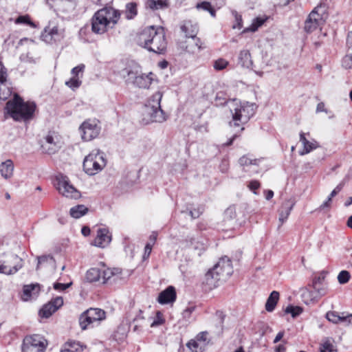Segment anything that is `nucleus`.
<instances>
[{"label":"nucleus","instance_id":"obj_11","mask_svg":"<svg viewBox=\"0 0 352 352\" xmlns=\"http://www.w3.org/2000/svg\"><path fill=\"white\" fill-rule=\"evenodd\" d=\"M79 130L82 132V139L85 141H91L97 138L100 132L98 121L95 120H85L80 125Z\"/></svg>","mask_w":352,"mask_h":352},{"label":"nucleus","instance_id":"obj_35","mask_svg":"<svg viewBox=\"0 0 352 352\" xmlns=\"http://www.w3.org/2000/svg\"><path fill=\"white\" fill-rule=\"evenodd\" d=\"M88 210V208L85 206L77 205L70 209L69 214L72 217L78 219L87 214Z\"/></svg>","mask_w":352,"mask_h":352},{"label":"nucleus","instance_id":"obj_5","mask_svg":"<svg viewBox=\"0 0 352 352\" xmlns=\"http://www.w3.org/2000/svg\"><path fill=\"white\" fill-rule=\"evenodd\" d=\"M106 164L104 153L99 150H94L84 159L82 167L87 175H94L100 172Z\"/></svg>","mask_w":352,"mask_h":352},{"label":"nucleus","instance_id":"obj_55","mask_svg":"<svg viewBox=\"0 0 352 352\" xmlns=\"http://www.w3.org/2000/svg\"><path fill=\"white\" fill-rule=\"evenodd\" d=\"M215 316L217 318V322L222 330L223 328V323L226 318V314L222 311L218 310L215 313Z\"/></svg>","mask_w":352,"mask_h":352},{"label":"nucleus","instance_id":"obj_2","mask_svg":"<svg viewBox=\"0 0 352 352\" xmlns=\"http://www.w3.org/2000/svg\"><path fill=\"white\" fill-rule=\"evenodd\" d=\"M138 45L148 52L164 54L167 50V40L163 27L154 25L146 28L139 35Z\"/></svg>","mask_w":352,"mask_h":352},{"label":"nucleus","instance_id":"obj_22","mask_svg":"<svg viewBox=\"0 0 352 352\" xmlns=\"http://www.w3.org/2000/svg\"><path fill=\"white\" fill-rule=\"evenodd\" d=\"M182 32L185 34L188 38L197 37L199 32L197 23H193L190 20L184 21L180 26Z\"/></svg>","mask_w":352,"mask_h":352},{"label":"nucleus","instance_id":"obj_1","mask_svg":"<svg viewBox=\"0 0 352 352\" xmlns=\"http://www.w3.org/2000/svg\"><path fill=\"white\" fill-rule=\"evenodd\" d=\"M37 106L34 101H25L18 94H14L4 107V117L12 118L15 122H28L33 120Z\"/></svg>","mask_w":352,"mask_h":352},{"label":"nucleus","instance_id":"obj_47","mask_svg":"<svg viewBox=\"0 0 352 352\" xmlns=\"http://www.w3.org/2000/svg\"><path fill=\"white\" fill-rule=\"evenodd\" d=\"M214 100L217 106H223L228 102V98L225 94L222 92L217 94Z\"/></svg>","mask_w":352,"mask_h":352},{"label":"nucleus","instance_id":"obj_16","mask_svg":"<svg viewBox=\"0 0 352 352\" xmlns=\"http://www.w3.org/2000/svg\"><path fill=\"white\" fill-rule=\"evenodd\" d=\"M63 305V299L62 297H56L48 303L44 305L39 311V315L42 318H48L54 312H56Z\"/></svg>","mask_w":352,"mask_h":352},{"label":"nucleus","instance_id":"obj_39","mask_svg":"<svg viewBox=\"0 0 352 352\" xmlns=\"http://www.w3.org/2000/svg\"><path fill=\"white\" fill-rule=\"evenodd\" d=\"M93 322L90 318V316L87 314L86 311H84L79 318V324L82 330H85L87 328L88 325L92 324Z\"/></svg>","mask_w":352,"mask_h":352},{"label":"nucleus","instance_id":"obj_19","mask_svg":"<svg viewBox=\"0 0 352 352\" xmlns=\"http://www.w3.org/2000/svg\"><path fill=\"white\" fill-rule=\"evenodd\" d=\"M111 241V235L107 228H98L97 235L94 240L92 244L99 248H104Z\"/></svg>","mask_w":352,"mask_h":352},{"label":"nucleus","instance_id":"obj_41","mask_svg":"<svg viewBox=\"0 0 352 352\" xmlns=\"http://www.w3.org/2000/svg\"><path fill=\"white\" fill-rule=\"evenodd\" d=\"M320 352H337V350L331 342L329 339H327L321 344Z\"/></svg>","mask_w":352,"mask_h":352},{"label":"nucleus","instance_id":"obj_59","mask_svg":"<svg viewBox=\"0 0 352 352\" xmlns=\"http://www.w3.org/2000/svg\"><path fill=\"white\" fill-rule=\"evenodd\" d=\"M204 209L202 207H198L197 208H195L192 210L189 211V214L192 217V219H197L199 217V216L203 213Z\"/></svg>","mask_w":352,"mask_h":352},{"label":"nucleus","instance_id":"obj_4","mask_svg":"<svg viewBox=\"0 0 352 352\" xmlns=\"http://www.w3.org/2000/svg\"><path fill=\"white\" fill-rule=\"evenodd\" d=\"M118 10L111 7H104L98 10L91 19V30L96 34L106 32L108 28L112 24L111 28L117 23L120 18Z\"/></svg>","mask_w":352,"mask_h":352},{"label":"nucleus","instance_id":"obj_30","mask_svg":"<svg viewBox=\"0 0 352 352\" xmlns=\"http://www.w3.org/2000/svg\"><path fill=\"white\" fill-rule=\"evenodd\" d=\"M239 64L243 67L250 68L252 66L253 62L251 59V55L248 50L241 51L239 56Z\"/></svg>","mask_w":352,"mask_h":352},{"label":"nucleus","instance_id":"obj_43","mask_svg":"<svg viewBox=\"0 0 352 352\" xmlns=\"http://www.w3.org/2000/svg\"><path fill=\"white\" fill-rule=\"evenodd\" d=\"M319 147L318 143L314 140L313 142H309L308 140L307 144H304L303 146V151L300 152V154L301 155H303L305 154H307L310 153L314 149H316V148Z\"/></svg>","mask_w":352,"mask_h":352},{"label":"nucleus","instance_id":"obj_50","mask_svg":"<svg viewBox=\"0 0 352 352\" xmlns=\"http://www.w3.org/2000/svg\"><path fill=\"white\" fill-rule=\"evenodd\" d=\"M315 292L319 296H323L327 293V287L326 285H312Z\"/></svg>","mask_w":352,"mask_h":352},{"label":"nucleus","instance_id":"obj_32","mask_svg":"<svg viewBox=\"0 0 352 352\" xmlns=\"http://www.w3.org/2000/svg\"><path fill=\"white\" fill-rule=\"evenodd\" d=\"M268 19L267 16L264 17H256L253 19L252 24L243 30V33L248 32H256L258 28H260L264 23Z\"/></svg>","mask_w":352,"mask_h":352},{"label":"nucleus","instance_id":"obj_52","mask_svg":"<svg viewBox=\"0 0 352 352\" xmlns=\"http://www.w3.org/2000/svg\"><path fill=\"white\" fill-rule=\"evenodd\" d=\"M8 78L7 69L4 67L2 62L0 61V83L4 84Z\"/></svg>","mask_w":352,"mask_h":352},{"label":"nucleus","instance_id":"obj_31","mask_svg":"<svg viewBox=\"0 0 352 352\" xmlns=\"http://www.w3.org/2000/svg\"><path fill=\"white\" fill-rule=\"evenodd\" d=\"M279 299V293L276 291H273L269 296L265 303V309L272 312L274 310L276 304Z\"/></svg>","mask_w":352,"mask_h":352},{"label":"nucleus","instance_id":"obj_28","mask_svg":"<svg viewBox=\"0 0 352 352\" xmlns=\"http://www.w3.org/2000/svg\"><path fill=\"white\" fill-rule=\"evenodd\" d=\"M85 311L90 316L93 322L102 320L106 316L105 311L99 308H89Z\"/></svg>","mask_w":352,"mask_h":352},{"label":"nucleus","instance_id":"obj_42","mask_svg":"<svg viewBox=\"0 0 352 352\" xmlns=\"http://www.w3.org/2000/svg\"><path fill=\"white\" fill-rule=\"evenodd\" d=\"M285 311L287 314H290L293 318H296L302 312V308L290 305L286 307Z\"/></svg>","mask_w":352,"mask_h":352},{"label":"nucleus","instance_id":"obj_45","mask_svg":"<svg viewBox=\"0 0 352 352\" xmlns=\"http://www.w3.org/2000/svg\"><path fill=\"white\" fill-rule=\"evenodd\" d=\"M338 281L340 284L344 285L347 283L350 278L351 274L349 272L346 270H342L338 275Z\"/></svg>","mask_w":352,"mask_h":352},{"label":"nucleus","instance_id":"obj_20","mask_svg":"<svg viewBox=\"0 0 352 352\" xmlns=\"http://www.w3.org/2000/svg\"><path fill=\"white\" fill-rule=\"evenodd\" d=\"M176 298L175 288L170 285L160 293L157 302L161 305L173 303L176 300Z\"/></svg>","mask_w":352,"mask_h":352},{"label":"nucleus","instance_id":"obj_64","mask_svg":"<svg viewBox=\"0 0 352 352\" xmlns=\"http://www.w3.org/2000/svg\"><path fill=\"white\" fill-rule=\"evenodd\" d=\"M332 201V198L331 197H328L327 199L319 207V210H322L325 208H329L331 206V202Z\"/></svg>","mask_w":352,"mask_h":352},{"label":"nucleus","instance_id":"obj_63","mask_svg":"<svg viewBox=\"0 0 352 352\" xmlns=\"http://www.w3.org/2000/svg\"><path fill=\"white\" fill-rule=\"evenodd\" d=\"M187 346L192 351L197 352V348L198 347V343L195 340H190Z\"/></svg>","mask_w":352,"mask_h":352},{"label":"nucleus","instance_id":"obj_17","mask_svg":"<svg viewBox=\"0 0 352 352\" xmlns=\"http://www.w3.org/2000/svg\"><path fill=\"white\" fill-rule=\"evenodd\" d=\"M42 40L47 43H52L60 41L63 37V33L56 25L51 27L50 25L47 26L41 36Z\"/></svg>","mask_w":352,"mask_h":352},{"label":"nucleus","instance_id":"obj_29","mask_svg":"<svg viewBox=\"0 0 352 352\" xmlns=\"http://www.w3.org/2000/svg\"><path fill=\"white\" fill-rule=\"evenodd\" d=\"M83 346L76 341L69 340L65 343L60 352H82Z\"/></svg>","mask_w":352,"mask_h":352},{"label":"nucleus","instance_id":"obj_7","mask_svg":"<svg viewBox=\"0 0 352 352\" xmlns=\"http://www.w3.org/2000/svg\"><path fill=\"white\" fill-rule=\"evenodd\" d=\"M48 341L40 334L28 335L21 344V352H45Z\"/></svg>","mask_w":352,"mask_h":352},{"label":"nucleus","instance_id":"obj_18","mask_svg":"<svg viewBox=\"0 0 352 352\" xmlns=\"http://www.w3.org/2000/svg\"><path fill=\"white\" fill-rule=\"evenodd\" d=\"M41 148L43 153L48 155H52L58 151L59 146L54 140V138L52 134L49 133L43 140H41Z\"/></svg>","mask_w":352,"mask_h":352},{"label":"nucleus","instance_id":"obj_46","mask_svg":"<svg viewBox=\"0 0 352 352\" xmlns=\"http://www.w3.org/2000/svg\"><path fill=\"white\" fill-rule=\"evenodd\" d=\"M16 24H25L31 27H34V23L31 21L30 17L28 15H22L17 17L15 20Z\"/></svg>","mask_w":352,"mask_h":352},{"label":"nucleus","instance_id":"obj_61","mask_svg":"<svg viewBox=\"0 0 352 352\" xmlns=\"http://www.w3.org/2000/svg\"><path fill=\"white\" fill-rule=\"evenodd\" d=\"M248 187L251 190H253L254 192L256 194V192L254 190L260 188V183L256 180H252L249 183Z\"/></svg>","mask_w":352,"mask_h":352},{"label":"nucleus","instance_id":"obj_58","mask_svg":"<svg viewBox=\"0 0 352 352\" xmlns=\"http://www.w3.org/2000/svg\"><path fill=\"white\" fill-rule=\"evenodd\" d=\"M72 285V282H70L69 283H55L53 285V287L55 290H60V291H64L66 289L69 288Z\"/></svg>","mask_w":352,"mask_h":352},{"label":"nucleus","instance_id":"obj_23","mask_svg":"<svg viewBox=\"0 0 352 352\" xmlns=\"http://www.w3.org/2000/svg\"><path fill=\"white\" fill-rule=\"evenodd\" d=\"M294 205L295 202L294 201H292L291 199L285 201L282 204L281 208L279 210L278 220L280 222L279 226H281L283 223L287 219Z\"/></svg>","mask_w":352,"mask_h":352},{"label":"nucleus","instance_id":"obj_8","mask_svg":"<svg viewBox=\"0 0 352 352\" xmlns=\"http://www.w3.org/2000/svg\"><path fill=\"white\" fill-rule=\"evenodd\" d=\"M326 9L324 6L320 4L316 6L309 14L305 22L304 30L311 33L318 28L322 25L325 21Z\"/></svg>","mask_w":352,"mask_h":352},{"label":"nucleus","instance_id":"obj_40","mask_svg":"<svg viewBox=\"0 0 352 352\" xmlns=\"http://www.w3.org/2000/svg\"><path fill=\"white\" fill-rule=\"evenodd\" d=\"M38 264L36 266V270H38L40 265L43 263H49L52 265H55V260L52 255H43L41 256H38Z\"/></svg>","mask_w":352,"mask_h":352},{"label":"nucleus","instance_id":"obj_34","mask_svg":"<svg viewBox=\"0 0 352 352\" xmlns=\"http://www.w3.org/2000/svg\"><path fill=\"white\" fill-rule=\"evenodd\" d=\"M102 270L98 267L89 269L86 274L87 280L90 282H97L101 280Z\"/></svg>","mask_w":352,"mask_h":352},{"label":"nucleus","instance_id":"obj_36","mask_svg":"<svg viewBox=\"0 0 352 352\" xmlns=\"http://www.w3.org/2000/svg\"><path fill=\"white\" fill-rule=\"evenodd\" d=\"M144 322V317L142 316V311L139 310V314L133 319L131 325H133V331H138L141 330Z\"/></svg>","mask_w":352,"mask_h":352},{"label":"nucleus","instance_id":"obj_60","mask_svg":"<svg viewBox=\"0 0 352 352\" xmlns=\"http://www.w3.org/2000/svg\"><path fill=\"white\" fill-rule=\"evenodd\" d=\"M346 183V181L344 179L342 180L330 193L329 197L333 198L335 197L339 192L342 190L343 187L344 186Z\"/></svg>","mask_w":352,"mask_h":352},{"label":"nucleus","instance_id":"obj_38","mask_svg":"<svg viewBox=\"0 0 352 352\" xmlns=\"http://www.w3.org/2000/svg\"><path fill=\"white\" fill-rule=\"evenodd\" d=\"M195 7L197 10H203L205 11H208L212 16H215L216 11L214 8L212 6L210 2L202 1L197 3Z\"/></svg>","mask_w":352,"mask_h":352},{"label":"nucleus","instance_id":"obj_37","mask_svg":"<svg viewBox=\"0 0 352 352\" xmlns=\"http://www.w3.org/2000/svg\"><path fill=\"white\" fill-rule=\"evenodd\" d=\"M138 14L137 4L134 2L129 3L126 5L125 15L127 19H133Z\"/></svg>","mask_w":352,"mask_h":352},{"label":"nucleus","instance_id":"obj_25","mask_svg":"<svg viewBox=\"0 0 352 352\" xmlns=\"http://www.w3.org/2000/svg\"><path fill=\"white\" fill-rule=\"evenodd\" d=\"M40 291V287L38 284H31L25 285L23 288V294L21 298L24 301H28L32 298L36 296Z\"/></svg>","mask_w":352,"mask_h":352},{"label":"nucleus","instance_id":"obj_15","mask_svg":"<svg viewBox=\"0 0 352 352\" xmlns=\"http://www.w3.org/2000/svg\"><path fill=\"white\" fill-rule=\"evenodd\" d=\"M47 3L57 14L71 13L76 6L74 0H47Z\"/></svg>","mask_w":352,"mask_h":352},{"label":"nucleus","instance_id":"obj_21","mask_svg":"<svg viewBox=\"0 0 352 352\" xmlns=\"http://www.w3.org/2000/svg\"><path fill=\"white\" fill-rule=\"evenodd\" d=\"M326 318L334 324L339 322H346L348 324H352V314H347L344 316V313H342V316L339 315L336 311H329L326 314Z\"/></svg>","mask_w":352,"mask_h":352},{"label":"nucleus","instance_id":"obj_3","mask_svg":"<svg viewBox=\"0 0 352 352\" xmlns=\"http://www.w3.org/2000/svg\"><path fill=\"white\" fill-rule=\"evenodd\" d=\"M232 273L231 260L225 256L206 273L203 285L206 286V289L212 290L218 287L219 282L226 281Z\"/></svg>","mask_w":352,"mask_h":352},{"label":"nucleus","instance_id":"obj_57","mask_svg":"<svg viewBox=\"0 0 352 352\" xmlns=\"http://www.w3.org/2000/svg\"><path fill=\"white\" fill-rule=\"evenodd\" d=\"M195 308L196 307L194 305L187 307L182 313L183 318L186 320H189L191 314L195 310Z\"/></svg>","mask_w":352,"mask_h":352},{"label":"nucleus","instance_id":"obj_27","mask_svg":"<svg viewBox=\"0 0 352 352\" xmlns=\"http://www.w3.org/2000/svg\"><path fill=\"white\" fill-rule=\"evenodd\" d=\"M122 272L121 270L119 268L111 269H106L102 270V276L101 280L102 283H106L111 278H113V281L116 280V278L119 274Z\"/></svg>","mask_w":352,"mask_h":352},{"label":"nucleus","instance_id":"obj_49","mask_svg":"<svg viewBox=\"0 0 352 352\" xmlns=\"http://www.w3.org/2000/svg\"><path fill=\"white\" fill-rule=\"evenodd\" d=\"M239 163L241 166H250L251 164H256V160H252L247 155H243L239 158Z\"/></svg>","mask_w":352,"mask_h":352},{"label":"nucleus","instance_id":"obj_51","mask_svg":"<svg viewBox=\"0 0 352 352\" xmlns=\"http://www.w3.org/2000/svg\"><path fill=\"white\" fill-rule=\"evenodd\" d=\"M327 274L325 271H322L318 276L313 278L312 285H324V281Z\"/></svg>","mask_w":352,"mask_h":352},{"label":"nucleus","instance_id":"obj_24","mask_svg":"<svg viewBox=\"0 0 352 352\" xmlns=\"http://www.w3.org/2000/svg\"><path fill=\"white\" fill-rule=\"evenodd\" d=\"M151 75H153L151 72L148 75L144 74L141 72L136 76L135 79L132 82V84L139 88L147 89L152 83L153 79L151 77Z\"/></svg>","mask_w":352,"mask_h":352},{"label":"nucleus","instance_id":"obj_53","mask_svg":"<svg viewBox=\"0 0 352 352\" xmlns=\"http://www.w3.org/2000/svg\"><path fill=\"white\" fill-rule=\"evenodd\" d=\"M164 322V319L162 317V314L160 311L156 313V317L151 324V327H157L162 324Z\"/></svg>","mask_w":352,"mask_h":352},{"label":"nucleus","instance_id":"obj_62","mask_svg":"<svg viewBox=\"0 0 352 352\" xmlns=\"http://www.w3.org/2000/svg\"><path fill=\"white\" fill-rule=\"evenodd\" d=\"M152 247H153V244H151V243H148L146 244L145 248H144V254L143 256L144 258H148L150 256L151 250H152Z\"/></svg>","mask_w":352,"mask_h":352},{"label":"nucleus","instance_id":"obj_10","mask_svg":"<svg viewBox=\"0 0 352 352\" xmlns=\"http://www.w3.org/2000/svg\"><path fill=\"white\" fill-rule=\"evenodd\" d=\"M19 260V256L14 254L0 255V273L7 275L15 274L22 267L21 264H15Z\"/></svg>","mask_w":352,"mask_h":352},{"label":"nucleus","instance_id":"obj_44","mask_svg":"<svg viewBox=\"0 0 352 352\" xmlns=\"http://www.w3.org/2000/svg\"><path fill=\"white\" fill-rule=\"evenodd\" d=\"M81 84L82 81L80 80V78H76V76H72L69 80L65 82V85L72 90L78 89Z\"/></svg>","mask_w":352,"mask_h":352},{"label":"nucleus","instance_id":"obj_14","mask_svg":"<svg viewBox=\"0 0 352 352\" xmlns=\"http://www.w3.org/2000/svg\"><path fill=\"white\" fill-rule=\"evenodd\" d=\"M57 189L60 193L66 197L77 199L80 194L72 184L67 177L60 176L57 178Z\"/></svg>","mask_w":352,"mask_h":352},{"label":"nucleus","instance_id":"obj_9","mask_svg":"<svg viewBox=\"0 0 352 352\" xmlns=\"http://www.w3.org/2000/svg\"><path fill=\"white\" fill-rule=\"evenodd\" d=\"M256 106L254 104L246 102L241 104L234 109L232 113V119L235 126H239L240 124H245L248 122L256 111Z\"/></svg>","mask_w":352,"mask_h":352},{"label":"nucleus","instance_id":"obj_12","mask_svg":"<svg viewBox=\"0 0 352 352\" xmlns=\"http://www.w3.org/2000/svg\"><path fill=\"white\" fill-rule=\"evenodd\" d=\"M177 47L182 52L189 54H195L205 49L206 46L198 37L188 38L180 41L177 43Z\"/></svg>","mask_w":352,"mask_h":352},{"label":"nucleus","instance_id":"obj_33","mask_svg":"<svg viewBox=\"0 0 352 352\" xmlns=\"http://www.w3.org/2000/svg\"><path fill=\"white\" fill-rule=\"evenodd\" d=\"M168 6V0H146V7L153 10L166 8Z\"/></svg>","mask_w":352,"mask_h":352},{"label":"nucleus","instance_id":"obj_54","mask_svg":"<svg viewBox=\"0 0 352 352\" xmlns=\"http://www.w3.org/2000/svg\"><path fill=\"white\" fill-rule=\"evenodd\" d=\"M85 67V66L84 64H80V65H77L76 67H74L72 69L71 73L73 75V76H76V78H79L80 74H81V76H82V73L84 72Z\"/></svg>","mask_w":352,"mask_h":352},{"label":"nucleus","instance_id":"obj_13","mask_svg":"<svg viewBox=\"0 0 352 352\" xmlns=\"http://www.w3.org/2000/svg\"><path fill=\"white\" fill-rule=\"evenodd\" d=\"M140 65L133 61H127L124 67L119 71V75L125 80L127 83H132L136 76L141 73Z\"/></svg>","mask_w":352,"mask_h":352},{"label":"nucleus","instance_id":"obj_6","mask_svg":"<svg viewBox=\"0 0 352 352\" xmlns=\"http://www.w3.org/2000/svg\"><path fill=\"white\" fill-rule=\"evenodd\" d=\"M162 98V94L157 91L151 97L148 104L146 105V113L150 116L149 120L152 122L162 123L166 120L167 116L160 105Z\"/></svg>","mask_w":352,"mask_h":352},{"label":"nucleus","instance_id":"obj_48","mask_svg":"<svg viewBox=\"0 0 352 352\" xmlns=\"http://www.w3.org/2000/svg\"><path fill=\"white\" fill-rule=\"evenodd\" d=\"M228 65V61L223 58H219L214 62L213 67L216 70H222Z\"/></svg>","mask_w":352,"mask_h":352},{"label":"nucleus","instance_id":"obj_26","mask_svg":"<svg viewBox=\"0 0 352 352\" xmlns=\"http://www.w3.org/2000/svg\"><path fill=\"white\" fill-rule=\"evenodd\" d=\"M14 164L12 160H8L0 164V173L3 177L9 179L13 175Z\"/></svg>","mask_w":352,"mask_h":352},{"label":"nucleus","instance_id":"obj_56","mask_svg":"<svg viewBox=\"0 0 352 352\" xmlns=\"http://www.w3.org/2000/svg\"><path fill=\"white\" fill-rule=\"evenodd\" d=\"M342 66L345 69L352 68V54L346 55L342 60Z\"/></svg>","mask_w":352,"mask_h":352}]
</instances>
